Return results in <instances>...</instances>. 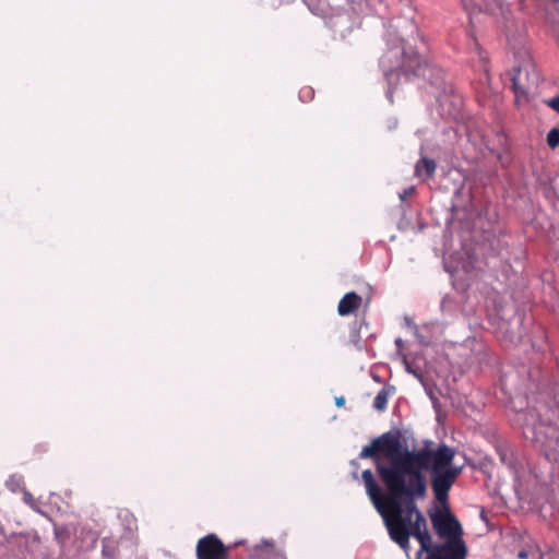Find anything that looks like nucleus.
I'll use <instances>...</instances> for the list:
<instances>
[{
    "label": "nucleus",
    "instance_id": "nucleus-18",
    "mask_svg": "<svg viewBox=\"0 0 559 559\" xmlns=\"http://www.w3.org/2000/svg\"><path fill=\"white\" fill-rule=\"evenodd\" d=\"M519 557H520L521 559H524V558H526V554H525L524 551H521V552L519 554Z\"/></svg>",
    "mask_w": 559,
    "mask_h": 559
},
{
    "label": "nucleus",
    "instance_id": "nucleus-12",
    "mask_svg": "<svg viewBox=\"0 0 559 559\" xmlns=\"http://www.w3.org/2000/svg\"><path fill=\"white\" fill-rule=\"evenodd\" d=\"M547 143L551 148L559 145V128H552L547 134Z\"/></svg>",
    "mask_w": 559,
    "mask_h": 559
},
{
    "label": "nucleus",
    "instance_id": "nucleus-14",
    "mask_svg": "<svg viewBox=\"0 0 559 559\" xmlns=\"http://www.w3.org/2000/svg\"><path fill=\"white\" fill-rule=\"evenodd\" d=\"M24 500H25L27 503H29L32 507H34L35 501H34V498H33V496H32L31 493L26 492V493L24 495Z\"/></svg>",
    "mask_w": 559,
    "mask_h": 559
},
{
    "label": "nucleus",
    "instance_id": "nucleus-13",
    "mask_svg": "<svg viewBox=\"0 0 559 559\" xmlns=\"http://www.w3.org/2000/svg\"><path fill=\"white\" fill-rule=\"evenodd\" d=\"M549 107L559 112V96L554 97L548 102Z\"/></svg>",
    "mask_w": 559,
    "mask_h": 559
},
{
    "label": "nucleus",
    "instance_id": "nucleus-16",
    "mask_svg": "<svg viewBox=\"0 0 559 559\" xmlns=\"http://www.w3.org/2000/svg\"><path fill=\"white\" fill-rule=\"evenodd\" d=\"M390 60H391V53H386L385 56L382 57L381 64L385 68L386 62H389Z\"/></svg>",
    "mask_w": 559,
    "mask_h": 559
},
{
    "label": "nucleus",
    "instance_id": "nucleus-11",
    "mask_svg": "<svg viewBox=\"0 0 559 559\" xmlns=\"http://www.w3.org/2000/svg\"><path fill=\"white\" fill-rule=\"evenodd\" d=\"M102 552L105 557L115 558L118 552L116 542L110 538H104Z\"/></svg>",
    "mask_w": 559,
    "mask_h": 559
},
{
    "label": "nucleus",
    "instance_id": "nucleus-2",
    "mask_svg": "<svg viewBox=\"0 0 559 559\" xmlns=\"http://www.w3.org/2000/svg\"><path fill=\"white\" fill-rule=\"evenodd\" d=\"M374 508L383 519L390 538L406 554L409 552V537L413 536L420 545L417 559H466L468 549L463 539V527L449 508L436 509L429 512L433 531L442 544H436L428 531L427 520L418 507L416 511L400 508L396 511L384 509L379 500H374Z\"/></svg>",
    "mask_w": 559,
    "mask_h": 559
},
{
    "label": "nucleus",
    "instance_id": "nucleus-4",
    "mask_svg": "<svg viewBox=\"0 0 559 559\" xmlns=\"http://www.w3.org/2000/svg\"><path fill=\"white\" fill-rule=\"evenodd\" d=\"M532 439L540 444L549 461L559 462V428L539 423L532 428Z\"/></svg>",
    "mask_w": 559,
    "mask_h": 559
},
{
    "label": "nucleus",
    "instance_id": "nucleus-1",
    "mask_svg": "<svg viewBox=\"0 0 559 559\" xmlns=\"http://www.w3.org/2000/svg\"><path fill=\"white\" fill-rule=\"evenodd\" d=\"M455 450L447 444L437 449H401L400 439L390 432L374 438L371 444L362 448L360 459H372L377 474L385 487V492L374 479L370 469L361 473L366 492L374 506L379 500L383 510L389 509L400 514V508L416 511L418 499L427 495L425 471L431 472V488L435 498L445 504L449 491L462 468L452 465Z\"/></svg>",
    "mask_w": 559,
    "mask_h": 559
},
{
    "label": "nucleus",
    "instance_id": "nucleus-17",
    "mask_svg": "<svg viewBox=\"0 0 559 559\" xmlns=\"http://www.w3.org/2000/svg\"><path fill=\"white\" fill-rule=\"evenodd\" d=\"M335 404L341 407L345 404V399L343 396H340V397H336L335 399Z\"/></svg>",
    "mask_w": 559,
    "mask_h": 559
},
{
    "label": "nucleus",
    "instance_id": "nucleus-10",
    "mask_svg": "<svg viewBox=\"0 0 559 559\" xmlns=\"http://www.w3.org/2000/svg\"><path fill=\"white\" fill-rule=\"evenodd\" d=\"M389 395L390 390L388 388L381 389L373 400L374 409L383 412L386 408Z\"/></svg>",
    "mask_w": 559,
    "mask_h": 559
},
{
    "label": "nucleus",
    "instance_id": "nucleus-9",
    "mask_svg": "<svg viewBox=\"0 0 559 559\" xmlns=\"http://www.w3.org/2000/svg\"><path fill=\"white\" fill-rule=\"evenodd\" d=\"M273 547V543L267 540H263L260 545L255 547V554L251 557V559H286V557L281 552H267L264 554L262 547Z\"/></svg>",
    "mask_w": 559,
    "mask_h": 559
},
{
    "label": "nucleus",
    "instance_id": "nucleus-8",
    "mask_svg": "<svg viewBox=\"0 0 559 559\" xmlns=\"http://www.w3.org/2000/svg\"><path fill=\"white\" fill-rule=\"evenodd\" d=\"M437 169V164L433 159L421 157L415 165V174L417 177L431 178Z\"/></svg>",
    "mask_w": 559,
    "mask_h": 559
},
{
    "label": "nucleus",
    "instance_id": "nucleus-5",
    "mask_svg": "<svg viewBox=\"0 0 559 559\" xmlns=\"http://www.w3.org/2000/svg\"><path fill=\"white\" fill-rule=\"evenodd\" d=\"M511 82L515 102H526L530 91L536 86V75H531L528 67H519L513 69Z\"/></svg>",
    "mask_w": 559,
    "mask_h": 559
},
{
    "label": "nucleus",
    "instance_id": "nucleus-6",
    "mask_svg": "<svg viewBox=\"0 0 559 559\" xmlns=\"http://www.w3.org/2000/svg\"><path fill=\"white\" fill-rule=\"evenodd\" d=\"M198 559H228V549L214 534L199 539L197 544Z\"/></svg>",
    "mask_w": 559,
    "mask_h": 559
},
{
    "label": "nucleus",
    "instance_id": "nucleus-7",
    "mask_svg": "<svg viewBox=\"0 0 559 559\" xmlns=\"http://www.w3.org/2000/svg\"><path fill=\"white\" fill-rule=\"evenodd\" d=\"M362 302L361 296L355 292H349L343 296L337 306V312L342 317L356 312Z\"/></svg>",
    "mask_w": 559,
    "mask_h": 559
},
{
    "label": "nucleus",
    "instance_id": "nucleus-3",
    "mask_svg": "<svg viewBox=\"0 0 559 559\" xmlns=\"http://www.w3.org/2000/svg\"><path fill=\"white\" fill-rule=\"evenodd\" d=\"M396 71L402 74L406 81H411L415 78H424L432 84H438L437 81H433V78L436 76L437 80L441 78L442 73L440 69L432 67L426 60L421 59L417 51L412 48L403 51V60ZM384 73L388 80L391 81L395 70L385 69Z\"/></svg>",
    "mask_w": 559,
    "mask_h": 559
},
{
    "label": "nucleus",
    "instance_id": "nucleus-15",
    "mask_svg": "<svg viewBox=\"0 0 559 559\" xmlns=\"http://www.w3.org/2000/svg\"><path fill=\"white\" fill-rule=\"evenodd\" d=\"M414 191V188H409L404 190L402 194H400L401 200H405L407 195H409Z\"/></svg>",
    "mask_w": 559,
    "mask_h": 559
}]
</instances>
